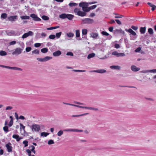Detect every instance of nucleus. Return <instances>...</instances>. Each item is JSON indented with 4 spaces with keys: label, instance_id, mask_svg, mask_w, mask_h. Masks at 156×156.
Returning <instances> with one entry per match:
<instances>
[{
    "label": "nucleus",
    "instance_id": "nucleus-1",
    "mask_svg": "<svg viewBox=\"0 0 156 156\" xmlns=\"http://www.w3.org/2000/svg\"><path fill=\"white\" fill-rule=\"evenodd\" d=\"M88 4L86 2H81L79 4V6L82 8L83 11H81L80 9L76 8L74 10V12L78 16L83 17L87 15V12H88L91 9H95L97 6L96 5H94L88 7Z\"/></svg>",
    "mask_w": 156,
    "mask_h": 156
},
{
    "label": "nucleus",
    "instance_id": "nucleus-2",
    "mask_svg": "<svg viewBox=\"0 0 156 156\" xmlns=\"http://www.w3.org/2000/svg\"><path fill=\"white\" fill-rule=\"evenodd\" d=\"M23 49L18 48L15 49L12 52V54L13 55H18L20 54L22 52Z\"/></svg>",
    "mask_w": 156,
    "mask_h": 156
},
{
    "label": "nucleus",
    "instance_id": "nucleus-3",
    "mask_svg": "<svg viewBox=\"0 0 156 156\" xmlns=\"http://www.w3.org/2000/svg\"><path fill=\"white\" fill-rule=\"evenodd\" d=\"M31 129L32 131H34L35 132H38L40 129V126L39 125L34 124L32 125Z\"/></svg>",
    "mask_w": 156,
    "mask_h": 156
},
{
    "label": "nucleus",
    "instance_id": "nucleus-4",
    "mask_svg": "<svg viewBox=\"0 0 156 156\" xmlns=\"http://www.w3.org/2000/svg\"><path fill=\"white\" fill-rule=\"evenodd\" d=\"M52 58V57L49 56H46L43 58H37V59L41 62H46L49 60L51 59Z\"/></svg>",
    "mask_w": 156,
    "mask_h": 156
},
{
    "label": "nucleus",
    "instance_id": "nucleus-5",
    "mask_svg": "<svg viewBox=\"0 0 156 156\" xmlns=\"http://www.w3.org/2000/svg\"><path fill=\"white\" fill-rule=\"evenodd\" d=\"M84 23L85 24H91L94 22V20L90 18H85L83 20Z\"/></svg>",
    "mask_w": 156,
    "mask_h": 156
},
{
    "label": "nucleus",
    "instance_id": "nucleus-6",
    "mask_svg": "<svg viewBox=\"0 0 156 156\" xmlns=\"http://www.w3.org/2000/svg\"><path fill=\"white\" fill-rule=\"evenodd\" d=\"M34 35V33L31 31H29L28 32L25 33L22 36V38H26L29 36H33Z\"/></svg>",
    "mask_w": 156,
    "mask_h": 156
},
{
    "label": "nucleus",
    "instance_id": "nucleus-7",
    "mask_svg": "<svg viewBox=\"0 0 156 156\" xmlns=\"http://www.w3.org/2000/svg\"><path fill=\"white\" fill-rule=\"evenodd\" d=\"M30 17L33 18L34 20L35 21H40L41 19L38 17L37 16L34 14H32L30 15Z\"/></svg>",
    "mask_w": 156,
    "mask_h": 156
},
{
    "label": "nucleus",
    "instance_id": "nucleus-8",
    "mask_svg": "<svg viewBox=\"0 0 156 156\" xmlns=\"http://www.w3.org/2000/svg\"><path fill=\"white\" fill-rule=\"evenodd\" d=\"M18 19V16H9L8 17V19L9 21H15Z\"/></svg>",
    "mask_w": 156,
    "mask_h": 156
},
{
    "label": "nucleus",
    "instance_id": "nucleus-9",
    "mask_svg": "<svg viewBox=\"0 0 156 156\" xmlns=\"http://www.w3.org/2000/svg\"><path fill=\"white\" fill-rule=\"evenodd\" d=\"M64 131L65 132H82L83 130L81 129H65Z\"/></svg>",
    "mask_w": 156,
    "mask_h": 156
},
{
    "label": "nucleus",
    "instance_id": "nucleus-10",
    "mask_svg": "<svg viewBox=\"0 0 156 156\" xmlns=\"http://www.w3.org/2000/svg\"><path fill=\"white\" fill-rule=\"evenodd\" d=\"M92 72H96L100 73H103L106 72V71L104 69H97L95 70H92L90 71Z\"/></svg>",
    "mask_w": 156,
    "mask_h": 156
},
{
    "label": "nucleus",
    "instance_id": "nucleus-11",
    "mask_svg": "<svg viewBox=\"0 0 156 156\" xmlns=\"http://www.w3.org/2000/svg\"><path fill=\"white\" fill-rule=\"evenodd\" d=\"M11 145V144L10 143H8L5 145V147H6L8 152H11L12 151V147Z\"/></svg>",
    "mask_w": 156,
    "mask_h": 156
},
{
    "label": "nucleus",
    "instance_id": "nucleus-12",
    "mask_svg": "<svg viewBox=\"0 0 156 156\" xmlns=\"http://www.w3.org/2000/svg\"><path fill=\"white\" fill-rule=\"evenodd\" d=\"M131 70L133 72H137L139 71L140 69L139 68L137 67L134 65H132L131 67Z\"/></svg>",
    "mask_w": 156,
    "mask_h": 156
},
{
    "label": "nucleus",
    "instance_id": "nucleus-13",
    "mask_svg": "<svg viewBox=\"0 0 156 156\" xmlns=\"http://www.w3.org/2000/svg\"><path fill=\"white\" fill-rule=\"evenodd\" d=\"M62 54V52L59 50H58L53 53V55L55 57H58Z\"/></svg>",
    "mask_w": 156,
    "mask_h": 156
},
{
    "label": "nucleus",
    "instance_id": "nucleus-14",
    "mask_svg": "<svg viewBox=\"0 0 156 156\" xmlns=\"http://www.w3.org/2000/svg\"><path fill=\"white\" fill-rule=\"evenodd\" d=\"M12 138L16 140L17 141H19L22 139V138L20 137L19 135L17 134H14L12 136Z\"/></svg>",
    "mask_w": 156,
    "mask_h": 156
},
{
    "label": "nucleus",
    "instance_id": "nucleus-15",
    "mask_svg": "<svg viewBox=\"0 0 156 156\" xmlns=\"http://www.w3.org/2000/svg\"><path fill=\"white\" fill-rule=\"evenodd\" d=\"M126 31L130 33L131 34L134 36H136V33L130 28L128 30L126 29Z\"/></svg>",
    "mask_w": 156,
    "mask_h": 156
},
{
    "label": "nucleus",
    "instance_id": "nucleus-16",
    "mask_svg": "<svg viewBox=\"0 0 156 156\" xmlns=\"http://www.w3.org/2000/svg\"><path fill=\"white\" fill-rule=\"evenodd\" d=\"M8 69H13V70H18L19 71H22V69L18 67H10L9 66Z\"/></svg>",
    "mask_w": 156,
    "mask_h": 156
},
{
    "label": "nucleus",
    "instance_id": "nucleus-17",
    "mask_svg": "<svg viewBox=\"0 0 156 156\" xmlns=\"http://www.w3.org/2000/svg\"><path fill=\"white\" fill-rule=\"evenodd\" d=\"M98 36V33L93 32L90 34V36L93 38H96Z\"/></svg>",
    "mask_w": 156,
    "mask_h": 156
},
{
    "label": "nucleus",
    "instance_id": "nucleus-18",
    "mask_svg": "<svg viewBox=\"0 0 156 156\" xmlns=\"http://www.w3.org/2000/svg\"><path fill=\"white\" fill-rule=\"evenodd\" d=\"M110 68L112 69H120V67L118 66H110Z\"/></svg>",
    "mask_w": 156,
    "mask_h": 156
},
{
    "label": "nucleus",
    "instance_id": "nucleus-19",
    "mask_svg": "<svg viewBox=\"0 0 156 156\" xmlns=\"http://www.w3.org/2000/svg\"><path fill=\"white\" fill-rule=\"evenodd\" d=\"M146 28L144 27H141L140 28V32L141 34H144L146 32Z\"/></svg>",
    "mask_w": 156,
    "mask_h": 156
},
{
    "label": "nucleus",
    "instance_id": "nucleus-20",
    "mask_svg": "<svg viewBox=\"0 0 156 156\" xmlns=\"http://www.w3.org/2000/svg\"><path fill=\"white\" fill-rule=\"evenodd\" d=\"M89 114V113H87L82 114L79 115H72L71 116H72V117H80V116H81L85 115H88Z\"/></svg>",
    "mask_w": 156,
    "mask_h": 156
},
{
    "label": "nucleus",
    "instance_id": "nucleus-21",
    "mask_svg": "<svg viewBox=\"0 0 156 156\" xmlns=\"http://www.w3.org/2000/svg\"><path fill=\"white\" fill-rule=\"evenodd\" d=\"M66 18L70 20H71L74 17V16L73 15L70 14H66Z\"/></svg>",
    "mask_w": 156,
    "mask_h": 156
},
{
    "label": "nucleus",
    "instance_id": "nucleus-22",
    "mask_svg": "<svg viewBox=\"0 0 156 156\" xmlns=\"http://www.w3.org/2000/svg\"><path fill=\"white\" fill-rule=\"evenodd\" d=\"M67 15L65 13H63L60 15L59 16V18L62 19L66 18Z\"/></svg>",
    "mask_w": 156,
    "mask_h": 156
},
{
    "label": "nucleus",
    "instance_id": "nucleus-23",
    "mask_svg": "<svg viewBox=\"0 0 156 156\" xmlns=\"http://www.w3.org/2000/svg\"><path fill=\"white\" fill-rule=\"evenodd\" d=\"M66 35L68 37L70 38L73 37L74 35L73 33L71 32H69L67 33Z\"/></svg>",
    "mask_w": 156,
    "mask_h": 156
},
{
    "label": "nucleus",
    "instance_id": "nucleus-24",
    "mask_svg": "<svg viewBox=\"0 0 156 156\" xmlns=\"http://www.w3.org/2000/svg\"><path fill=\"white\" fill-rule=\"evenodd\" d=\"M95 54L94 53H92L89 54L87 56V58L88 59L94 57Z\"/></svg>",
    "mask_w": 156,
    "mask_h": 156
},
{
    "label": "nucleus",
    "instance_id": "nucleus-25",
    "mask_svg": "<svg viewBox=\"0 0 156 156\" xmlns=\"http://www.w3.org/2000/svg\"><path fill=\"white\" fill-rule=\"evenodd\" d=\"M49 134V133H48L42 132L41 133V135L42 136L46 137Z\"/></svg>",
    "mask_w": 156,
    "mask_h": 156
},
{
    "label": "nucleus",
    "instance_id": "nucleus-26",
    "mask_svg": "<svg viewBox=\"0 0 156 156\" xmlns=\"http://www.w3.org/2000/svg\"><path fill=\"white\" fill-rule=\"evenodd\" d=\"M7 55V53L5 51H0V55L1 56H5Z\"/></svg>",
    "mask_w": 156,
    "mask_h": 156
},
{
    "label": "nucleus",
    "instance_id": "nucleus-27",
    "mask_svg": "<svg viewBox=\"0 0 156 156\" xmlns=\"http://www.w3.org/2000/svg\"><path fill=\"white\" fill-rule=\"evenodd\" d=\"M148 32L150 35L153 34L154 33L153 30L151 28H149L148 29Z\"/></svg>",
    "mask_w": 156,
    "mask_h": 156
},
{
    "label": "nucleus",
    "instance_id": "nucleus-28",
    "mask_svg": "<svg viewBox=\"0 0 156 156\" xmlns=\"http://www.w3.org/2000/svg\"><path fill=\"white\" fill-rule=\"evenodd\" d=\"M3 129L5 133H7L9 131L8 127L7 126L4 127H3Z\"/></svg>",
    "mask_w": 156,
    "mask_h": 156
},
{
    "label": "nucleus",
    "instance_id": "nucleus-29",
    "mask_svg": "<svg viewBox=\"0 0 156 156\" xmlns=\"http://www.w3.org/2000/svg\"><path fill=\"white\" fill-rule=\"evenodd\" d=\"M48 50L47 48H44L41 50V51L43 53H46L48 51Z\"/></svg>",
    "mask_w": 156,
    "mask_h": 156
},
{
    "label": "nucleus",
    "instance_id": "nucleus-30",
    "mask_svg": "<svg viewBox=\"0 0 156 156\" xmlns=\"http://www.w3.org/2000/svg\"><path fill=\"white\" fill-rule=\"evenodd\" d=\"M69 5L70 7H73L77 5V4L74 2L70 3Z\"/></svg>",
    "mask_w": 156,
    "mask_h": 156
},
{
    "label": "nucleus",
    "instance_id": "nucleus-31",
    "mask_svg": "<svg viewBox=\"0 0 156 156\" xmlns=\"http://www.w3.org/2000/svg\"><path fill=\"white\" fill-rule=\"evenodd\" d=\"M76 35L77 37H80V30H76Z\"/></svg>",
    "mask_w": 156,
    "mask_h": 156
},
{
    "label": "nucleus",
    "instance_id": "nucleus-32",
    "mask_svg": "<svg viewBox=\"0 0 156 156\" xmlns=\"http://www.w3.org/2000/svg\"><path fill=\"white\" fill-rule=\"evenodd\" d=\"M20 18L23 20L29 19L30 16H20Z\"/></svg>",
    "mask_w": 156,
    "mask_h": 156
},
{
    "label": "nucleus",
    "instance_id": "nucleus-33",
    "mask_svg": "<svg viewBox=\"0 0 156 156\" xmlns=\"http://www.w3.org/2000/svg\"><path fill=\"white\" fill-rule=\"evenodd\" d=\"M7 14L6 13H2L1 16V18H3V19H5L7 17Z\"/></svg>",
    "mask_w": 156,
    "mask_h": 156
},
{
    "label": "nucleus",
    "instance_id": "nucleus-34",
    "mask_svg": "<svg viewBox=\"0 0 156 156\" xmlns=\"http://www.w3.org/2000/svg\"><path fill=\"white\" fill-rule=\"evenodd\" d=\"M41 18L43 20H48L49 19V18L48 17L45 15H43L42 16Z\"/></svg>",
    "mask_w": 156,
    "mask_h": 156
},
{
    "label": "nucleus",
    "instance_id": "nucleus-35",
    "mask_svg": "<svg viewBox=\"0 0 156 156\" xmlns=\"http://www.w3.org/2000/svg\"><path fill=\"white\" fill-rule=\"evenodd\" d=\"M8 35H11V34L13 35H16L15 34L14 31L12 30L10 32L7 33Z\"/></svg>",
    "mask_w": 156,
    "mask_h": 156
},
{
    "label": "nucleus",
    "instance_id": "nucleus-36",
    "mask_svg": "<svg viewBox=\"0 0 156 156\" xmlns=\"http://www.w3.org/2000/svg\"><path fill=\"white\" fill-rule=\"evenodd\" d=\"M59 28V26H57L55 27H52L49 28H48L47 29V30H51L53 29H55L57 28Z\"/></svg>",
    "mask_w": 156,
    "mask_h": 156
},
{
    "label": "nucleus",
    "instance_id": "nucleus-37",
    "mask_svg": "<svg viewBox=\"0 0 156 156\" xmlns=\"http://www.w3.org/2000/svg\"><path fill=\"white\" fill-rule=\"evenodd\" d=\"M63 132L62 130H60L57 133V135L58 136H60L63 134Z\"/></svg>",
    "mask_w": 156,
    "mask_h": 156
},
{
    "label": "nucleus",
    "instance_id": "nucleus-38",
    "mask_svg": "<svg viewBox=\"0 0 156 156\" xmlns=\"http://www.w3.org/2000/svg\"><path fill=\"white\" fill-rule=\"evenodd\" d=\"M39 51L37 49H36L32 51V53L38 54L39 53Z\"/></svg>",
    "mask_w": 156,
    "mask_h": 156
},
{
    "label": "nucleus",
    "instance_id": "nucleus-39",
    "mask_svg": "<svg viewBox=\"0 0 156 156\" xmlns=\"http://www.w3.org/2000/svg\"><path fill=\"white\" fill-rule=\"evenodd\" d=\"M115 31L118 33H121L122 34H124L125 33L124 31H122L121 29L119 30L117 29Z\"/></svg>",
    "mask_w": 156,
    "mask_h": 156
},
{
    "label": "nucleus",
    "instance_id": "nucleus-40",
    "mask_svg": "<svg viewBox=\"0 0 156 156\" xmlns=\"http://www.w3.org/2000/svg\"><path fill=\"white\" fill-rule=\"evenodd\" d=\"M87 33V30L86 29H83L82 30V34L83 35H86Z\"/></svg>",
    "mask_w": 156,
    "mask_h": 156
},
{
    "label": "nucleus",
    "instance_id": "nucleus-41",
    "mask_svg": "<svg viewBox=\"0 0 156 156\" xmlns=\"http://www.w3.org/2000/svg\"><path fill=\"white\" fill-rule=\"evenodd\" d=\"M62 32H61L56 34V36L57 38H59L61 35Z\"/></svg>",
    "mask_w": 156,
    "mask_h": 156
},
{
    "label": "nucleus",
    "instance_id": "nucleus-42",
    "mask_svg": "<svg viewBox=\"0 0 156 156\" xmlns=\"http://www.w3.org/2000/svg\"><path fill=\"white\" fill-rule=\"evenodd\" d=\"M30 147H32V149H31V151H32L34 154L36 153V151L34 150L35 147L34 146H31L29 148H30Z\"/></svg>",
    "mask_w": 156,
    "mask_h": 156
},
{
    "label": "nucleus",
    "instance_id": "nucleus-43",
    "mask_svg": "<svg viewBox=\"0 0 156 156\" xmlns=\"http://www.w3.org/2000/svg\"><path fill=\"white\" fill-rule=\"evenodd\" d=\"M72 71H73L74 72H84L86 71L84 70H80L77 69H73Z\"/></svg>",
    "mask_w": 156,
    "mask_h": 156
},
{
    "label": "nucleus",
    "instance_id": "nucleus-44",
    "mask_svg": "<svg viewBox=\"0 0 156 156\" xmlns=\"http://www.w3.org/2000/svg\"><path fill=\"white\" fill-rule=\"evenodd\" d=\"M40 34L41 38H44L47 36V34L45 33H42Z\"/></svg>",
    "mask_w": 156,
    "mask_h": 156
},
{
    "label": "nucleus",
    "instance_id": "nucleus-45",
    "mask_svg": "<svg viewBox=\"0 0 156 156\" xmlns=\"http://www.w3.org/2000/svg\"><path fill=\"white\" fill-rule=\"evenodd\" d=\"M125 55H126L124 53H119L118 57H123V56H125Z\"/></svg>",
    "mask_w": 156,
    "mask_h": 156
},
{
    "label": "nucleus",
    "instance_id": "nucleus-46",
    "mask_svg": "<svg viewBox=\"0 0 156 156\" xmlns=\"http://www.w3.org/2000/svg\"><path fill=\"white\" fill-rule=\"evenodd\" d=\"M49 37L50 39H53L55 38V36L53 34L50 35H49Z\"/></svg>",
    "mask_w": 156,
    "mask_h": 156
},
{
    "label": "nucleus",
    "instance_id": "nucleus-47",
    "mask_svg": "<svg viewBox=\"0 0 156 156\" xmlns=\"http://www.w3.org/2000/svg\"><path fill=\"white\" fill-rule=\"evenodd\" d=\"M101 33L103 35H104L107 36L109 35V34L105 31H102L101 32Z\"/></svg>",
    "mask_w": 156,
    "mask_h": 156
},
{
    "label": "nucleus",
    "instance_id": "nucleus-48",
    "mask_svg": "<svg viewBox=\"0 0 156 156\" xmlns=\"http://www.w3.org/2000/svg\"><path fill=\"white\" fill-rule=\"evenodd\" d=\"M118 54H119V53H118L117 51H114L112 52V55H114L116 56L117 57H118Z\"/></svg>",
    "mask_w": 156,
    "mask_h": 156
},
{
    "label": "nucleus",
    "instance_id": "nucleus-49",
    "mask_svg": "<svg viewBox=\"0 0 156 156\" xmlns=\"http://www.w3.org/2000/svg\"><path fill=\"white\" fill-rule=\"evenodd\" d=\"M66 55H69L70 56H73V53H72L71 52H67L66 54Z\"/></svg>",
    "mask_w": 156,
    "mask_h": 156
},
{
    "label": "nucleus",
    "instance_id": "nucleus-50",
    "mask_svg": "<svg viewBox=\"0 0 156 156\" xmlns=\"http://www.w3.org/2000/svg\"><path fill=\"white\" fill-rule=\"evenodd\" d=\"M54 144V142L53 140H50L48 141V144L49 145H50V144Z\"/></svg>",
    "mask_w": 156,
    "mask_h": 156
},
{
    "label": "nucleus",
    "instance_id": "nucleus-51",
    "mask_svg": "<svg viewBox=\"0 0 156 156\" xmlns=\"http://www.w3.org/2000/svg\"><path fill=\"white\" fill-rule=\"evenodd\" d=\"M31 50V48L30 47H27L26 48V51L27 52H29Z\"/></svg>",
    "mask_w": 156,
    "mask_h": 156
},
{
    "label": "nucleus",
    "instance_id": "nucleus-52",
    "mask_svg": "<svg viewBox=\"0 0 156 156\" xmlns=\"http://www.w3.org/2000/svg\"><path fill=\"white\" fill-rule=\"evenodd\" d=\"M23 144H24V145H25L24 146L25 147H26L28 146V142L26 140H24L23 142Z\"/></svg>",
    "mask_w": 156,
    "mask_h": 156
},
{
    "label": "nucleus",
    "instance_id": "nucleus-53",
    "mask_svg": "<svg viewBox=\"0 0 156 156\" xmlns=\"http://www.w3.org/2000/svg\"><path fill=\"white\" fill-rule=\"evenodd\" d=\"M114 47L116 48H120V45L118 44H115L114 45Z\"/></svg>",
    "mask_w": 156,
    "mask_h": 156
},
{
    "label": "nucleus",
    "instance_id": "nucleus-54",
    "mask_svg": "<svg viewBox=\"0 0 156 156\" xmlns=\"http://www.w3.org/2000/svg\"><path fill=\"white\" fill-rule=\"evenodd\" d=\"M90 110H94V111H98V109L97 108H93L90 107Z\"/></svg>",
    "mask_w": 156,
    "mask_h": 156
},
{
    "label": "nucleus",
    "instance_id": "nucleus-55",
    "mask_svg": "<svg viewBox=\"0 0 156 156\" xmlns=\"http://www.w3.org/2000/svg\"><path fill=\"white\" fill-rule=\"evenodd\" d=\"M20 129H21V128L23 130L25 131V127L22 124L20 123Z\"/></svg>",
    "mask_w": 156,
    "mask_h": 156
},
{
    "label": "nucleus",
    "instance_id": "nucleus-56",
    "mask_svg": "<svg viewBox=\"0 0 156 156\" xmlns=\"http://www.w3.org/2000/svg\"><path fill=\"white\" fill-rule=\"evenodd\" d=\"M13 124V121H12V120H10L8 126L9 127H11L12 125Z\"/></svg>",
    "mask_w": 156,
    "mask_h": 156
},
{
    "label": "nucleus",
    "instance_id": "nucleus-57",
    "mask_svg": "<svg viewBox=\"0 0 156 156\" xmlns=\"http://www.w3.org/2000/svg\"><path fill=\"white\" fill-rule=\"evenodd\" d=\"M141 72L142 73H146L150 72V70H145L142 71Z\"/></svg>",
    "mask_w": 156,
    "mask_h": 156
},
{
    "label": "nucleus",
    "instance_id": "nucleus-58",
    "mask_svg": "<svg viewBox=\"0 0 156 156\" xmlns=\"http://www.w3.org/2000/svg\"><path fill=\"white\" fill-rule=\"evenodd\" d=\"M41 44L39 43H36L34 44V46L36 47H38L40 46Z\"/></svg>",
    "mask_w": 156,
    "mask_h": 156
},
{
    "label": "nucleus",
    "instance_id": "nucleus-59",
    "mask_svg": "<svg viewBox=\"0 0 156 156\" xmlns=\"http://www.w3.org/2000/svg\"><path fill=\"white\" fill-rule=\"evenodd\" d=\"M131 28L135 30H136L138 29V27H137L135 26H132Z\"/></svg>",
    "mask_w": 156,
    "mask_h": 156
},
{
    "label": "nucleus",
    "instance_id": "nucleus-60",
    "mask_svg": "<svg viewBox=\"0 0 156 156\" xmlns=\"http://www.w3.org/2000/svg\"><path fill=\"white\" fill-rule=\"evenodd\" d=\"M16 43V42L15 41H11L9 43V44L10 45H13L15 44Z\"/></svg>",
    "mask_w": 156,
    "mask_h": 156
},
{
    "label": "nucleus",
    "instance_id": "nucleus-61",
    "mask_svg": "<svg viewBox=\"0 0 156 156\" xmlns=\"http://www.w3.org/2000/svg\"><path fill=\"white\" fill-rule=\"evenodd\" d=\"M115 21L119 25H121L122 24L121 22L119 20H115Z\"/></svg>",
    "mask_w": 156,
    "mask_h": 156
},
{
    "label": "nucleus",
    "instance_id": "nucleus-62",
    "mask_svg": "<svg viewBox=\"0 0 156 156\" xmlns=\"http://www.w3.org/2000/svg\"><path fill=\"white\" fill-rule=\"evenodd\" d=\"M141 50V48H140V47H139L135 49V51L136 52H138L140 51Z\"/></svg>",
    "mask_w": 156,
    "mask_h": 156
},
{
    "label": "nucleus",
    "instance_id": "nucleus-63",
    "mask_svg": "<svg viewBox=\"0 0 156 156\" xmlns=\"http://www.w3.org/2000/svg\"><path fill=\"white\" fill-rule=\"evenodd\" d=\"M36 38L38 39L41 38V34L39 33L38 34H37L36 36Z\"/></svg>",
    "mask_w": 156,
    "mask_h": 156
},
{
    "label": "nucleus",
    "instance_id": "nucleus-64",
    "mask_svg": "<svg viewBox=\"0 0 156 156\" xmlns=\"http://www.w3.org/2000/svg\"><path fill=\"white\" fill-rule=\"evenodd\" d=\"M12 107L11 106H9L7 107L6 108L5 110H11V109H12Z\"/></svg>",
    "mask_w": 156,
    "mask_h": 156
}]
</instances>
